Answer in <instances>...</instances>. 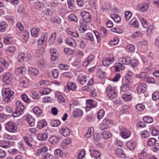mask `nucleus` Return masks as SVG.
<instances>
[{
    "instance_id": "47",
    "label": "nucleus",
    "mask_w": 159,
    "mask_h": 159,
    "mask_svg": "<svg viewBox=\"0 0 159 159\" xmlns=\"http://www.w3.org/2000/svg\"><path fill=\"white\" fill-rule=\"evenodd\" d=\"M129 85L123 84L121 87V91L122 92H126L129 91L130 89Z\"/></svg>"
},
{
    "instance_id": "27",
    "label": "nucleus",
    "mask_w": 159,
    "mask_h": 159,
    "mask_svg": "<svg viewBox=\"0 0 159 159\" xmlns=\"http://www.w3.org/2000/svg\"><path fill=\"white\" fill-rule=\"evenodd\" d=\"M40 31V29L38 28H34L31 30V34L32 37L34 38L38 36V34Z\"/></svg>"
},
{
    "instance_id": "39",
    "label": "nucleus",
    "mask_w": 159,
    "mask_h": 159,
    "mask_svg": "<svg viewBox=\"0 0 159 159\" xmlns=\"http://www.w3.org/2000/svg\"><path fill=\"white\" fill-rule=\"evenodd\" d=\"M157 140L154 138H150L149 139L147 142V144L148 146H154Z\"/></svg>"
},
{
    "instance_id": "41",
    "label": "nucleus",
    "mask_w": 159,
    "mask_h": 159,
    "mask_svg": "<svg viewBox=\"0 0 159 159\" xmlns=\"http://www.w3.org/2000/svg\"><path fill=\"white\" fill-rule=\"evenodd\" d=\"M120 60H121L123 64L128 65L131 62V59L129 57L126 56L124 58H121Z\"/></svg>"
},
{
    "instance_id": "19",
    "label": "nucleus",
    "mask_w": 159,
    "mask_h": 159,
    "mask_svg": "<svg viewBox=\"0 0 159 159\" xmlns=\"http://www.w3.org/2000/svg\"><path fill=\"white\" fill-rule=\"evenodd\" d=\"M147 150L144 148L141 152V153L138 154V158L139 159H146L148 155L147 153Z\"/></svg>"
},
{
    "instance_id": "24",
    "label": "nucleus",
    "mask_w": 159,
    "mask_h": 159,
    "mask_svg": "<svg viewBox=\"0 0 159 159\" xmlns=\"http://www.w3.org/2000/svg\"><path fill=\"white\" fill-rule=\"evenodd\" d=\"M132 98L131 93L127 92L124 93L122 96V98L124 101H129Z\"/></svg>"
},
{
    "instance_id": "12",
    "label": "nucleus",
    "mask_w": 159,
    "mask_h": 159,
    "mask_svg": "<svg viewBox=\"0 0 159 159\" xmlns=\"http://www.w3.org/2000/svg\"><path fill=\"white\" fill-rule=\"evenodd\" d=\"M80 25L78 26L79 30L80 32H84L87 30V23L83 20H80Z\"/></svg>"
},
{
    "instance_id": "13",
    "label": "nucleus",
    "mask_w": 159,
    "mask_h": 159,
    "mask_svg": "<svg viewBox=\"0 0 159 159\" xmlns=\"http://www.w3.org/2000/svg\"><path fill=\"white\" fill-rule=\"evenodd\" d=\"M59 131L61 134L64 136H68L70 133L69 129L65 127L59 129Z\"/></svg>"
},
{
    "instance_id": "16",
    "label": "nucleus",
    "mask_w": 159,
    "mask_h": 159,
    "mask_svg": "<svg viewBox=\"0 0 159 159\" xmlns=\"http://www.w3.org/2000/svg\"><path fill=\"white\" fill-rule=\"evenodd\" d=\"M29 84L28 80L25 78H24L21 79L20 84L21 87L26 88L29 86Z\"/></svg>"
},
{
    "instance_id": "49",
    "label": "nucleus",
    "mask_w": 159,
    "mask_h": 159,
    "mask_svg": "<svg viewBox=\"0 0 159 159\" xmlns=\"http://www.w3.org/2000/svg\"><path fill=\"white\" fill-rule=\"evenodd\" d=\"M56 37V32L52 33L51 36L49 40V42L50 44H52L55 41Z\"/></svg>"
},
{
    "instance_id": "64",
    "label": "nucleus",
    "mask_w": 159,
    "mask_h": 159,
    "mask_svg": "<svg viewBox=\"0 0 159 159\" xmlns=\"http://www.w3.org/2000/svg\"><path fill=\"white\" fill-rule=\"evenodd\" d=\"M85 154V151L84 150H82L79 153L77 157L78 159H82L84 157Z\"/></svg>"
},
{
    "instance_id": "31",
    "label": "nucleus",
    "mask_w": 159,
    "mask_h": 159,
    "mask_svg": "<svg viewBox=\"0 0 159 159\" xmlns=\"http://www.w3.org/2000/svg\"><path fill=\"white\" fill-rule=\"evenodd\" d=\"M88 106L91 108H93L95 107L96 104V102L93 99H87L86 101Z\"/></svg>"
},
{
    "instance_id": "2",
    "label": "nucleus",
    "mask_w": 159,
    "mask_h": 159,
    "mask_svg": "<svg viewBox=\"0 0 159 159\" xmlns=\"http://www.w3.org/2000/svg\"><path fill=\"white\" fill-rule=\"evenodd\" d=\"M2 96L4 98V100L5 102H8L10 99L13 98L14 92L11 91L10 89L7 88L2 89Z\"/></svg>"
},
{
    "instance_id": "11",
    "label": "nucleus",
    "mask_w": 159,
    "mask_h": 159,
    "mask_svg": "<svg viewBox=\"0 0 159 159\" xmlns=\"http://www.w3.org/2000/svg\"><path fill=\"white\" fill-rule=\"evenodd\" d=\"M26 69L24 66H21L16 68L15 70V73L16 75H20L22 74L24 75L25 74Z\"/></svg>"
},
{
    "instance_id": "40",
    "label": "nucleus",
    "mask_w": 159,
    "mask_h": 159,
    "mask_svg": "<svg viewBox=\"0 0 159 159\" xmlns=\"http://www.w3.org/2000/svg\"><path fill=\"white\" fill-rule=\"evenodd\" d=\"M152 134L153 136H156L159 134V131L154 126L151 127L150 128Z\"/></svg>"
},
{
    "instance_id": "8",
    "label": "nucleus",
    "mask_w": 159,
    "mask_h": 159,
    "mask_svg": "<svg viewBox=\"0 0 159 159\" xmlns=\"http://www.w3.org/2000/svg\"><path fill=\"white\" fill-rule=\"evenodd\" d=\"M27 55L23 52H20L18 55L17 60L18 62H22L25 61L30 60V58L27 57Z\"/></svg>"
},
{
    "instance_id": "42",
    "label": "nucleus",
    "mask_w": 159,
    "mask_h": 159,
    "mask_svg": "<svg viewBox=\"0 0 159 159\" xmlns=\"http://www.w3.org/2000/svg\"><path fill=\"white\" fill-rule=\"evenodd\" d=\"M61 124L60 121L58 120H52L50 121V125L53 127H57Z\"/></svg>"
},
{
    "instance_id": "54",
    "label": "nucleus",
    "mask_w": 159,
    "mask_h": 159,
    "mask_svg": "<svg viewBox=\"0 0 159 159\" xmlns=\"http://www.w3.org/2000/svg\"><path fill=\"white\" fill-rule=\"evenodd\" d=\"M51 92V89L48 88H44L39 91L40 93L42 95H47Z\"/></svg>"
},
{
    "instance_id": "44",
    "label": "nucleus",
    "mask_w": 159,
    "mask_h": 159,
    "mask_svg": "<svg viewBox=\"0 0 159 159\" xmlns=\"http://www.w3.org/2000/svg\"><path fill=\"white\" fill-rule=\"evenodd\" d=\"M33 113L36 116L40 115L42 113V111L38 107H34L33 110Z\"/></svg>"
},
{
    "instance_id": "25",
    "label": "nucleus",
    "mask_w": 159,
    "mask_h": 159,
    "mask_svg": "<svg viewBox=\"0 0 159 159\" xmlns=\"http://www.w3.org/2000/svg\"><path fill=\"white\" fill-rule=\"evenodd\" d=\"M38 139L40 141H45L48 139V135L46 133H40L37 135Z\"/></svg>"
},
{
    "instance_id": "37",
    "label": "nucleus",
    "mask_w": 159,
    "mask_h": 159,
    "mask_svg": "<svg viewBox=\"0 0 159 159\" xmlns=\"http://www.w3.org/2000/svg\"><path fill=\"white\" fill-rule=\"evenodd\" d=\"M94 129L91 127L88 128V131L84 136L86 138H89L93 134Z\"/></svg>"
},
{
    "instance_id": "53",
    "label": "nucleus",
    "mask_w": 159,
    "mask_h": 159,
    "mask_svg": "<svg viewBox=\"0 0 159 159\" xmlns=\"http://www.w3.org/2000/svg\"><path fill=\"white\" fill-rule=\"evenodd\" d=\"M52 156L49 153L44 152L43 153L42 159H52Z\"/></svg>"
},
{
    "instance_id": "52",
    "label": "nucleus",
    "mask_w": 159,
    "mask_h": 159,
    "mask_svg": "<svg viewBox=\"0 0 159 159\" xmlns=\"http://www.w3.org/2000/svg\"><path fill=\"white\" fill-rule=\"evenodd\" d=\"M85 38L87 40L91 42L94 41V38L93 34L91 33H88L85 35Z\"/></svg>"
},
{
    "instance_id": "59",
    "label": "nucleus",
    "mask_w": 159,
    "mask_h": 159,
    "mask_svg": "<svg viewBox=\"0 0 159 159\" xmlns=\"http://www.w3.org/2000/svg\"><path fill=\"white\" fill-rule=\"evenodd\" d=\"M126 49L127 51L130 52H133L135 50V47L132 44H129L127 46Z\"/></svg>"
},
{
    "instance_id": "9",
    "label": "nucleus",
    "mask_w": 159,
    "mask_h": 159,
    "mask_svg": "<svg viewBox=\"0 0 159 159\" xmlns=\"http://www.w3.org/2000/svg\"><path fill=\"white\" fill-rule=\"evenodd\" d=\"M120 133L122 137L124 139L129 138L131 135V132L129 130L124 128L120 129Z\"/></svg>"
},
{
    "instance_id": "38",
    "label": "nucleus",
    "mask_w": 159,
    "mask_h": 159,
    "mask_svg": "<svg viewBox=\"0 0 159 159\" xmlns=\"http://www.w3.org/2000/svg\"><path fill=\"white\" fill-rule=\"evenodd\" d=\"M68 20L71 21L76 23L78 21V18L74 14H70L68 17Z\"/></svg>"
},
{
    "instance_id": "45",
    "label": "nucleus",
    "mask_w": 159,
    "mask_h": 159,
    "mask_svg": "<svg viewBox=\"0 0 159 159\" xmlns=\"http://www.w3.org/2000/svg\"><path fill=\"white\" fill-rule=\"evenodd\" d=\"M68 88L72 90H75L77 87L76 85L73 82H68L67 84Z\"/></svg>"
},
{
    "instance_id": "14",
    "label": "nucleus",
    "mask_w": 159,
    "mask_h": 159,
    "mask_svg": "<svg viewBox=\"0 0 159 159\" xmlns=\"http://www.w3.org/2000/svg\"><path fill=\"white\" fill-rule=\"evenodd\" d=\"M65 41L66 44L70 46L75 48L76 46L75 40L72 38H67L65 39Z\"/></svg>"
},
{
    "instance_id": "60",
    "label": "nucleus",
    "mask_w": 159,
    "mask_h": 159,
    "mask_svg": "<svg viewBox=\"0 0 159 159\" xmlns=\"http://www.w3.org/2000/svg\"><path fill=\"white\" fill-rule=\"evenodd\" d=\"M125 17L127 21H128L132 16V13L129 11H126L125 12Z\"/></svg>"
},
{
    "instance_id": "6",
    "label": "nucleus",
    "mask_w": 159,
    "mask_h": 159,
    "mask_svg": "<svg viewBox=\"0 0 159 159\" xmlns=\"http://www.w3.org/2000/svg\"><path fill=\"white\" fill-rule=\"evenodd\" d=\"M81 15L83 19V21L87 23L91 21V17L90 13L86 11H83L81 13Z\"/></svg>"
},
{
    "instance_id": "20",
    "label": "nucleus",
    "mask_w": 159,
    "mask_h": 159,
    "mask_svg": "<svg viewBox=\"0 0 159 159\" xmlns=\"http://www.w3.org/2000/svg\"><path fill=\"white\" fill-rule=\"evenodd\" d=\"M60 138L59 137L53 135L49 138V142L50 143L54 144L58 142Z\"/></svg>"
},
{
    "instance_id": "4",
    "label": "nucleus",
    "mask_w": 159,
    "mask_h": 159,
    "mask_svg": "<svg viewBox=\"0 0 159 159\" xmlns=\"http://www.w3.org/2000/svg\"><path fill=\"white\" fill-rule=\"evenodd\" d=\"M13 78V75L11 73L6 72L3 74L2 80L5 84H9L11 83Z\"/></svg>"
},
{
    "instance_id": "36",
    "label": "nucleus",
    "mask_w": 159,
    "mask_h": 159,
    "mask_svg": "<svg viewBox=\"0 0 159 159\" xmlns=\"http://www.w3.org/2000/svg\"><path fill=\"white\" fill-rule=\"evenodd\" d=\"M102 138L105 139H107L110 138L111 136V134L109 131H104L101 134Z\"/></svg>"
},
{
    "instance_id": "55",
    "label": "nucleus",
    "mask_w": 159,
    "mask_h": 159,
    "mask_svg": "<svg viewBox=\"0 0 159 159\" xmlns=\"http://www.w3.org/2000/svg\"><path fill=\"white\" fill-rule=\"evenodd\" d=\"M21 97L22 100L27 103H29L31 102L30 99L25 94H22Z\"/></svg>"
},
{
    "instance_id": "33",
    "label": "nucleus",
    "mask_w": 159,
    "mask_h": 159,
    "mask_svg": "<svg viewBox=\"0 0 159 159\" xmlns=\"http://www.w3.org/2000/svg\"><path fill=\"white\" fill-rule=\"evenodd\" d=\"M47 125V122L44 120H41L39 121L37 124V127L38 129H41Z\"/></svg>"
},
{
    "instance_id": "51",
    "label": "nucleus",
    "mask_w": 159,
    "mask_h": 159,
    "mask_svg": "<svg viewBox=\"0 0 159 159\" xmlns=\"http://www.w3.org/2000/svg\"><path fill=\"white\" fill-rule=\"evenodd\" d=\"M54 154L59 157H61L63 155L62 151L59 149H56L54 152Z\"/></svg>"
},
{
    "instance_id": "1",
    "label": "nucleus",
    "mask_w": 159,
    "mask_h": 159,
    "mask_svg": "<svg viewBox=\"0 0 159 159\" xmlns=\"http://www.w3.org/2000/svg\"><path fill=\"white\" fill-rule=\"evenodd\" d=\"M105 93L110 100H113L117 97V89L113 85H108L106 88Z\"/></svg>"
},
{
    "instance_id": "50",
    "label": "nucleus",
    "mask_w": 159,
    "mask_h": 159,
    "mask_svg": "<svg viewBox=\"0 0 159 159\" xmlns=\"http://www.w3.org/2000/svg\"><path fill=\"white\" fill-rule=\"evenodd\" d=\"M97 75L100 78H103L105 76V72L102 71L101 69H98L97 71Z\"/></svg>"
},
{
    "instance_id": "10",
    "label": "nucleus",
    "mask_w": 159,
    "mask_h": 159,
    "mask_svg": "<svg viewBox=\"0 0 159 159\" xmlns=\"http://www.w3.org/2000/svg\"><path fill=\"white\" fill-rule=\"evenodd\" d=\"M114 61V58L112 57H105L102 61L103 65L105 66H108Z\"/></svg>"
},
{
    "instance_id": "23",
    "label": "nucleus",
    "mask_w": 159,
    "mask_h": 159,
    "mask_svg": "<svg viewBox=\"0 0 159 159\" xmlns=\"http://www.w3.org/2000/svg\"><path fill=\"white\" fill-rule=\"evenodd\" d=\"M16 109L23 113L25 106L20 101H18L16 102Z\"/></svg>"
},
{
    "instance_id": "28",
    "label": "nucleus",
    "mask_w": 159,
    "mask_h": 159,
    "mask_svg": "<svg viewBox=\"0 0 159 159\" xmlns=\"http://www.w3.org/2000/svg\"><path fill=\"white\" fill-rule=\"evenodd\" d=\"M90 155L92 157H95V159H97L98 157H99L101 155L100 152L96 150L90 151Z\"/></svg>"
},
{
    "instance_id": "3",
    "label": "nucleus",
    "mask_w": 159,
    "mask_h": 159,
    "mask_svg": "<svg viewBox=\"0 0 159 159\" xmlns=\"http://www.w3.org/2000/svg\"><path fill=\"white\" fill-rule=\"evenodd\" d=\"M5 129L10 132H15L17 129L16 124L13 122L9 121L5 124Z\"/></svg>"
},
{
    "instance_id": "21",
    "label": "nucleus",
    "mask_w": 159,
    "mask_h": 159,
    "mask_svg": "<svg viewBox=\"0 0 159 159\" xmlns=\"http://www.w3.org/2000/svg\"><path fill=\"white\" fill-rule=\"evenodd\" d=\"M78 79L79 80V82L82 85H83L86 84L88 79L86 76L80 75L78 77Z\"/></svg>"
},
{
    "instance_id": "58",
    "label": "nucleus",
    "mask_w": 159,
    "mask_h": 159,
    "mask_svg": "<svg viewBox=\"0 0 159 159\" xmlns=\"http://www.w3.org/2000/svg\"><path fill=\"white\" fill-rule=\"evenodd\" d=\"M152 99L154 101H156L159 99V92L155 91L152 95Z\"/></svg>"
},
{
    "instance_id": "30",
    "label": "nucleus",
    "mask_w": 159,
    "mask_h": 159,
    "mask_svg": "<svg viewBox=\"0 0 159 159\" xmlns=\"http://www.w3.org/2000/svg\"><path fill=\"white\" fill-rule=\"evenodd\" d=\"M10 146V143L8 141H0V147L4 148H8Z\"/></svg>"
},
{
    "instance_id": "43",
    "label": "nucleus",
    "mask_w": 159,
    "mask_h": 159,
    "mask_svg": "<svg viewBox=\"0 0 159 159\" xmlns=\"http://www.w3.org/2000/svg\"><path fill=\"white\" fill-rule=\"evenodd\" d=\"M111 18L115 22H119L120 21V17L118 15L114 14L111 15Z\"/></svg>"
},
{
    "instance_id": "56",
    "label": "nucleus",
    "mask_w": 159,
    "mask_h": 159,
    "mask_svg": "<svg viewBox=\"0 0 159 159\" xmlns=\"http://www.w3.org/2000/svg\"><path fill=\"white\" fill-rule=\"evenodd\" d=\"M112 121L108 119H105L103 120V124L107 127V128L109 126V125L111 124Z\"/></svg>"
},
{
    "instance_id": "57",
    "label": "nucleus",
    "mask_w": 159,
    "mask_h": 159,
    "mask_svg": "<svg viewBox=\"0 0 159 159\" xmlns=\"http://www.w3.org/2000/svg\"><path fill=\"white\" fill-rule=\"evenodd\" d=\"M3 42L5 44H10L12 42L11 38L9 37H5L4 38Z\"/></svg>"
},
{
    "instance_id": "15",
    "label": "nucleus",
    "mask_w": 159,
    "mask_h": 159,
    "mask_svg": "<svg viewBox=\"0 0 159 159\" xmlns=\"http://www.w3.org/2000/svg\"><path fill=\"white\" fill-rule=\"evenodd\" d=\"M94 57L92 55H89L84 60L83 63L82 65L84 67H86L94 60Z\"/></svg>"
},
{
    "instance_id": "35",
    "label": "nucleus",
    "mask_w": 159,
    "mask_h": 159,
    "mask_svg": "<svg viewBox=\"0 0 159 159\" xmlns=\"http://www.w3.org/2000/svg\"><path fill=\"white\" fill-rule=\"evenodd\" d=\"M8 27V24L6 22H2L0 24V31L4 32L6 30V28Z\"/></svg>"
},
{
    "instance_id": "61",
    "label": "nucleus",
    "mask_w": 159,
    "mask_h": 159,
    "mask_svg": "<svg viewBox=\"0 0 159 159\" xmlns=\"http://www.w3.org/2000/svg\"><path fill=\"white\" fill-rule=\"evenodd\" d=\"M51 20L53 23H60L61 22V19L58 17L53 16L51 18Z\"/></svg>"
},
{
    "instance_id": "22",
    "label": "nucleus",
    "mask_w": 159,
    "mask_h": 159,
    "mask_svg": "<svg viewBox=\"0 0 159 159\" xmlns=\"http://www.w3.org/2000/svg\"><path fill=\"white\" fill-rule=\"evenodd\" d=\"M126 145L129 150H132L135 148L136 143L134 141H129L127 143Z\"/></svg>"
},
{
    "instance_id": "17",
    "label": "nucleus",
    "mask_w": 159,
    "mask_h": 159,
    "mask_svg": "<svg viewBox=\"0 0 159 159\" xmlns=\"http://www.w3.org/2000/svg\"><path fill=\"white\" fill-rule=\"evenodd\" d=\"M28 73L30 75L33 76H37L39 72L37 69L34 68H30L28 70Z\"/></svg>"
},
{
    "instance_id": "46",
    "label": "nucleus",
    "mask_w": 159,
    "mask_h": 159,
    "mask_svg": "<svg viewBox=\"0 0 159 159\" xmlns=\"http://www.w3.org/2000/svg\"><path fill=\"white\" fill-rule=\"evenodd\" d=\"M45 34L43 33L42 34L41 38L38 40V44L39 45L41 46L43 45L45 41Z\"/></svg>"
},
{
    "instance_id": "5",
    "label": "nucleus",
    "mask_w": 159,
    "mask_h": 159,
    "mask_svg": "<svg viewBox=\"0 0 159 159\" xmlns=\"http://www.w3.org/2000/svg\"><path fill=\"white\" fill-rule=\"evenodd\" d=\"M149 4L147 2H142L138 4L137 7V10L141 12H144L149 9Z\"/></svg>"
},
{
    "instance_id": "62",
    "label": "nucleus",
    "mask_w": 159,
    "mask_h": 159,
    "mask_svg": "<svg viewBox=\"0 0 159 159\" xmlns=\"http://www.w3.org/2000/svg\"><path fill=\"white\" fill-rule=\"evenodd\" d=\"M143 120L147 123H151L153 121V119L152 117L147 116L143 117Z\"/></svg>"
},
{
    "instance_id": "34",
    "label": "nucleus",
    "mask_w": 159,
    "mask_h": 159,
    "mask_svg": "<svg viewBox=\"0 0 159 159\" xmlns=\"http://www.w3.org/2000/svg\"><path fill=\"white\" fill-rule=\"evenodd\" d=\"M129 24L136 28L139 27V23L136 18L132 19L130 21Z\"/></svg>"
},
{
    "instance_id": "26",
    "label": "nucleus",
    "mask_w": 159,
    "mask_h": 159,
    "mask_svg": "<svg viewBox=\"0 0 159 159\" xmlns=\"http://www.w3.org/2000/svg\"><path fill=\"white\" fill-rule=\"evenodd\" d=\"M5 50L7 52L12 54L16 52V48L15 46L11 45L7 47Z\"/></svg>"
},
{
    "instance_id": "29",
    "label": "nucleus",
    "mask_w": 159,
    "mask_h": 159,
    "mask_svg": "<svg viewBox=\"0 0 159 159\" xmlns=\"http://www.w3.org/2000/svg\"><path fill=\"white\" fill-rule=\"evenodd\" d=\"M27 121L31 126H33L35 124V120L31 116L29 115L26 117Z\"/></svg>"
},
{
    "instance_id": "48",
    "label": "nucleus",
    "mask_w": 159,
    "mask_h": 159,
    "mask_svg": "<svg viewBox=\"0 0 159 159\" xmlns=\"http://www.w3.org/2000/svg\"><path fill=\"white\" fill-rule=\"evenodd\" d=\"M32 97L34 99H39L40 98L38 92L35 90H32L30 92Z\"/></svg>"
},
{
    "instance_id": "7",
    "label": "nucleus",
    "mask_w": 159,
    "mask_h": 159,
    "mask_svg": "<svg viewBox=\"0 0 159 159\" xmlns=\"http://www.w3.org/2000/svg\"><path fill=\"white\" fill-rule=\"evenodd\" d=\"M147 86L146 84L144 82L139 84L137 88V90L138 93L140 94L144 93L146 90Z\"/></svg>"
},
{
    "instance_id": "32",
    "label": "nucleus",
    "mask_w": 159,
    "mask_h": 159,
    "mask_svg": "<svg viewBox=\"0 0 159 159\" xmlns=\"http://www.w3.org/2000/svg\"><path fill=\"white\" fill-rule=\"evenodd\" d=\"M73 114L75 116H80L83 115V111L80 109H76L73 111Z\"/></svg>"
},
{
    "instance_id": "18",
    "label": "nucleus",
    "mask_w": 159,
    "mask_h": 159,
    "mask_svg": "<svg viewBox=\"0 0 159 159\" xmlns=\"http://www.w3.org/2000/svg\"><path fill=\"white\" fill-rule=\"evenodd\" d=\"M115 152L117 156L121 158H124L125 156L124 152L121 149H116L115 150Z\"/></svg>"
},
{
    "instance_id": "63",
    "label": "nucleus",
    "mask_w": 159,
    "mask_h": 159,
    "mask_svg": "<svg viewBox=\"0 0 159 159\" xmlns=\"http://www.w3.org/2000/svg\"><path fill=\"white\" fill-rule=\"evenodd\" d=\"M105 111L103 109L100 110L97 113L98 118V119H102L104 116Z\"/></svg>"
}]
</instances>
